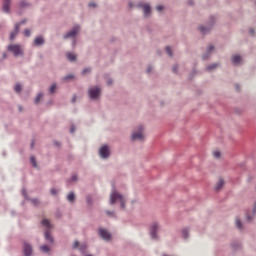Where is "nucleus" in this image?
I'll return each instance as SVG.
<instances>
[{"instance_id": "1", "label": "nucleus", "mask_w": 256, "mask_h": 256, "mask_svg": "<svg viewBox=\"0 0 256 256\" xmlns=\"http://www.w3.org/2000/svg\"><path fill=\"white\" fill-rule=\"evenodd\" d=\"M119 201L121 209H125V198L122 194H119L116 190H113L110 194V205H115Z\"/></svg>"}, {"instance_id": "2", "label": "nucleus", "mask_w": 256, "mask_h": 256, "mask_svg": "<svg viewBox=\"0 0 256 256\" xmlns=\"http://www.w3.org/2000/svg\"><path fill=\"white\" fill-rule=\"evenodd\" d=\"M213 27H215V16H210L206 24L199 26L198 29L202 33V35H207L208 33H211Z\"/></svg>"}, {"instance_id": "3", "label": "nucleus", "mask_w": 256, "mask_h": 256, "mask_svg": "<svg viewBox=\"0 0 256 256\" xmlns=\"http://www.w3.org/2000/svg\"><path fill=\"white\" fill-rule=\"evenodd\" d=\"M79 33V26H75L72 30L68 31L63 39H70L72 37V47H76L77 45V34Z\"/></svg>"}, {"instance_id": "4", "label": "nucleus", "mask_w": 256, "mask_h": 256, "mask_svg": "<svg viewBox=\"0 0 256 256\" xmlns=\"http://www.w3.org/2000/svg\"><path fill=\"white\" fill-rule=\"evenodd\" d=\"M88 97L90 101H97L101 97V88L99 86L90 87L88 89Z\"/></svg>"}, {"instance_id": "5", "label": "nucleus", "mask_w": 256, "mask_h": 256, "mask_svg": "<svg viewBox=\"0 0 256 256\" xmlns=\"http://www.w3.org/2000/svg\"><path fill=\"white\" fill-rule=\"evenodd\" d=\"M159 223L154 222L150 225L149 228V235L150 238L152 239V241H159V235L157 233H159Z\"/></svg>"}, {"instance_id": "6", "label": "nucleus", "mask_w": 256, "mask_h": 256, "mask_svg": "<svg viewBox=\"0 0 256 256\" xmlns=\"http://www.w3.org/2000/svg\"><path fill=\"white\" fill-rule=\"evenodd\" d=\"M7 50L10 53H13L14 57H23L24 55L23 51L21 50V45L19 44H10L7 47Z\"/></svg>"}, {"instance_id": "7", "label": "nucleus", "mask_w": 256, "mask_h": 256, "mask_svg": "<svg viewBox=\"0 0 256 256\" xmlns=\"http://www.w3.org/2000/svg\"><path fill=\"white\" fill-rule=\"evenodd\" d=\"M145 136H143V126H138V130L134 131L131 135V141H143Z\"/></svg>"}, {"instance_id": "8", "label": "nucleus", "mask_w": 256, "mask_h": 256, "mask_svg": "<svg viewBox=\"0 0 256 256\" xmlns=\"http://www.w3.org/2000/svg\"><path fill=\"white\" fill-rule=\"evenodd\" d=\"M99 155L101 159H109L111 157V150H109L108 145H103L99 149Z\"/></svg>"}, {"instance_id": "9", "label": "nucleus", "mask_w": 256, "mask_h": 256, "mask_svg": "<svg viewBox=\"0 0 256 256\" xmlns=\"http://www.w3.org/2000/svg\"><path fill=\"white\" fill-rule=\"evenodd\" d=\"M98 235L99 237H101V239H103V241H111L112 239V235L109 231H107V229L105 228H99L98 229Z\"/></svg>"}, {"instance_id": "10", "label": "nucleus", "mask_w": 256, "mask_h": 256, "mask_svg": "<svg viewBox=\"0 0 256 256\" xmlns=\"http://www.w3.org/2000/svg\"><path fill=\"white\" fill-rule=\"evenodd\" d=\"M231 63L234 67H241V65H243V58L239 54L232 55Z\"/></svg>"}, {"instance_id": "11", "label": "nucleus", "mask_w": 256, "mask_h": 256, "mask_svg": "<svg viewBox=\"0 0 256 256\" xmlns=\"http://www.w3.org/2000/svg\"><path fill=\"white\" fill-rule=\"evenodd\" d=\"M213 51H215V46H208L206 52L202 55V61H209V59H211V56L213 55Z\"/></svg>"}, {"instance_id": "12", "label": "nucleus", "mask_w": 256, "mask_h": 256, "mask_svg": "<svg viewBox=\"0 0 256 256\" xmlns=\"http://www.w3.org/2000/svg\"><path fill=\"white\" fill-rule=\"evenodd\" d=\"M137 7H138V9H143L144 17H149V15H151V5L144 4V3H138Z\"/></svg>"}, {"instance_id": "13", "label": "nucleus", "mask_w": 256, "mask_h": 256, "mask_svg": "<svg viewBox=\"0 0 256 256\" xmlns=\"http://www.w3.org/2000/svg\"><path fill=\"white\" fill-rule=\"evenodd\" d=\"M23 255L24 256L33 255V246H31L29 242H23Z\"/></svg>"}, {"instance_id": "14", "label": "nucleus", "mask_w": 256, "mask_h": 256, "mask_svg": "<svg viewBox=\"0 0 256 256\" xmlns=\"http://www.w3.org/2000/svg\"><path fill=\"white\" fill-rule=\"evenodd\" d=\"M22 195H23V197H24V199H25L26 201H31V203H32L35 207H37V205H39V199H37V198L31 199V198L29 197V195H27V190H26L25 188L22 189Z\"/></svg>"}, {"instance_id": "15", "label": "nucleus", "mask_w": 256, "mask_h": 256, "mask_svg": "<svg viewBox=\"0 0 256 256\" xmlns=\"http://www.w3.org/2000/svg\"><path fill=\"white\" fill-rule=\"evenodd\" d=\"M255 215H256V212L255 210H248L246 213H245V217H246V222L247 223H253V221H255Z\"/></svg>"}, {"instance_id": "16", "label": "nucleus", "mask_w": 256, "mask_h": 256, "mask_svg": "<svg viewBox=\"0 0 256 256\" xmlns=\"http://www.w3.org/2000/svg\"><path fill=\"white\" fill-rule=\"evenodd\" d=\"M2 11L7 14L11 13V0H4Z\"/></svg>"}, {"instance_id": "17", "label": "nucleus", "mask_w": 256, "mask_h": 256, "mask_svg": "<svg viewBox=\"0 0 256 256\" xmlns=\"http://www.w3.org/2000/svg\"><path fill=\"white\" fill-rule=\"evenodd\" d=\"M17 35H19V25H14V30L10 33V41H15Z\"/></svg>"}, {"instance_id": "18", "label": "nucleus", "mask_w": 256, "mask_h": 256, "mask_svg": "<svg viewBox=\"0 0 256 256\" xmlns=\"http://www.w3.org/2000/svg\"><path fill=\"white\" fill-rule=\"evenodd\" d=\"M41 45H45V38H43V36H38L34 39V46L41 47Z\"/></svg>"}, {"instance_id": "19", "label": "nucleus", "mask_w": 256, "mask_h": 256, "mask_svg": "<svg viewBox=\"0 0 256 256\" xmlns=\"http://www.w3.org/2000/svg\"><path fill=\"white\" fill-rule=\"evenodd\" d=\"M44 239L48 241L49 243H55V239L51 235V232L49 230L44 232Z\"/></svg>"}, {"instance_id": "20", "label": "nucleus", "mask_w": 256, "mask_h": 256, "mask_svg": "<svg viewBox=\"0 0 256 256\" xmlns=\"http://www.w3.org/2000/svg\"><path fill=\"white\" fill-rule=\"evenodd\" d=\"M230 247H231L232 251H241V249H243V246L237 241L232 242L230 244Z\"/></svg>"}, {"instance_id": "21", "label": "nucleus", "mask_w": 256, "mask_h": 256, "mask_svg": "<svg viewBox=\"0 0 256 256\" xmlns=\"http://www.w3.org/2000/svg\"><path fill=\"white\" fill-rule=\"evenodd\" d=\"M41 225L46 229H51V222L49 221V219H43L41 221Z\"/></svg>"}, {"instance_id": "22", "label": "nucleus", "mask_w": 256, "mask_h": 256, "mask_svg": "<svg viewBox=\"0 0 256 256\" xmlns=\"http://www.w3.org/2000/svg\"><path fill=\"white\" fill-rule=\"evenodd\" d=\"M66 57H67L68 61H71V62L77 61V56L71 52L67 53Z\"/></svg>"}, {"instance_id": "23", "label": "nucleus", "mask_w": 256, "mask_h": 256, "mask_svg": "<svg viewBox=\"0 0 256 256\" xmlns=\"http://www.w3.org/2000/svg\"><path fill=\"white\" fill-rule=\"evenodd\" d=\"M79 251L82 255H85L87 253V243L81 244L79 247Z\"/></svg>"}, {"instance_id": "24", "label": "nucleus", "mask_w": 256, "mask_h": 256, "mask_svg": "<svg viewBox=\"0 0 256 256\" xmlns=\"http://www.w3.org/2000/svg\"><path fill=\"white\" fill-rule=\"evenodd\" d=\"M182 237L185 240L189 239V228L182 229Z\"/></svg>"}, {"instance_id": "25", "label": "nucleus", "mask_w": 256, "mask_h": 256, "mask_svg": "<svg viewBox=\"0 0 256 256\" xmlns=\"http://www.w3.org/2000/svg\"><path fill=\"white\" fill-rule=\"evenodd\" d=\"M67 201H69V203H73V201H75V192H70L67 195Z\"/></svg>"}, {"instance_id": "26", "label": "nucleus", "mask_w": 256, "mask_h": 256, "mask_svg": "<svg viewBox=\"0 0 256 256\" xmlns=\"http://www.w3.org/2000/svg\"><path fill=\"white\" fill-rule=\"evenodd\" d=\"M224 183L225 182L223 181V179H220L215 186V191H220V189L223 187Z\"/></svg>"}, {"instance_id": "27", "label": "nucleus", "mask_w": 256, "mask_h": 256, "mask_svg": "<svg viewBox=\"0 0 256 256\" xmlns=\"http://www.w3.org/2000/svg\"><path fill=\"white\" fill-rule=\"evenodd\" d=\"M19 6H20V9H25V7H30L31 4H29V3H28L27 1H25V0H22V1H20Z\"/></svg>"}, {"instance_id": "28", "label": "nucleus", "mask_w": 256, "mask_h": 256, "mask_svg": "<svg viewBox=\"0 0 256 256\" xmlns=\"http://www.w3.org/2000/svg\"><path fill=\"white\" fill-rule=\"evenodd\" d=\"M218 65L219 63L210 64L206 67V71H213Z\"/></svg>"}, {"instance_id": "29", "label": "nucleus", "mask_w": 256, "mask_h": 256, "mask_svg": "<svg viewBox=\"0 0 256 256\" xmlns=\"http://www.w3.org/2000/svg\"><path fill=\"white\" fill-rule=\"evenodd\" d=\"M41 251H43V253H49V251H51V247H49L48 245H43L40 247Z\"/></svg>"}, {"instance_id": "30", "label": "nucleus", "mask_w": 256, "mask_h": 256, "mask_svg": "<svg viewBox=\"0 0 256 256\" xmlns=\"http://www.w3.org/2000/svg\"><path fill=\"white\" fill-rule=\"evenodd\" d=\"M41 97H43V93L40 92L34 100L35 105H38L39 101H41Z\"/></svg>"}, {"instance_id": "31", "label": "nucleus", "mask_w": 256, "mask_h": 256, "mask_svg": "<svg viewBox=\"0 0 256 256\" xmlns=\"http://www.w3.org/2000/svg\"><path fill=\"white\" fill-rule=\"evenodd\" d=\"M106 215H109V217H113L114 219H117V214H115V211H106Z\"/></svg>"}, {"instance_id": "32", "label": "nucleus", "mask_w": 256, "mask_h": 256, "mask_svg": "<svg viewBox=\"0 0 256 256\" xmlns=\"http://www.w3.org/2000/svg\"><path fill=\"white\" fill-rule=\"evenodd\" d=\"M236 227L237 229H243V222H241V219H236Z\"/></svg>"}, {"instance_id": "33", "label": "nucleus", "mask_w": 256, "mask_h": 256, "mask_svg": "<svg viewBox=\"0 0 256 256\" xmlns=\"http://www.w3.org/2000/svg\"><path fill=\"white\" fill-rule=\"evenodd\" d=\"M69 79H75V75L68 74V75L63 77V81H69Z\"/></svg>"}, {"instance_id": "34", "label": "nucleus", "mask_w": 256, "mask_h": 256, "mask_svg": "<svg viewBox=\"0 0 256 256\" xmlns=\"http://www.w3.org/2000/svg\"><path fill=\"white\" fill-rule=\"evenodd\" d=\"M55 89H57V84L54 83L49 88V93H51V95H53V93H55Z\"/></svg>"}, {"instance_id": "35", "label": "nucleus", "mask_w": 256, "mask_h": 256, "mask_svg": "<svg viewBox=\"0 0 256 256\" xmlns=\"http://www.w3.org/2000/svg\"><path fill=\"white\" fill-rule=\"evenodd\" d=\"M30 163L33 165V167H37V160L35 159V156L30 157Z\"/></svg>"}, {"instance_id": "36", "label": "nucleus", "mask_w": 256, "mask_h": 256, "mask_svg": "<svg viewBox=\"0 0 256 256\" xmlns=\"http://www.w3.org/2000/svg\"><path fill=\"white\" fill-rule=\"evenodd\" d=\"M166 53L169 57H173V51L171 50V46L166 47Z\"/></svg>"}, {"instance_id": "37", "label": "nucleus", "mask_w": 256, "mask_h": 256, "mask_svg": "<svg viewBox=\"0 0 256 256\" xmlns=\"http://www.w3.org/2000/svg\"><path fill=\"white\" fill-rule=\"evenodd\" d=\"M78 177L76 174L72 175L70 179H68V183H75L77 181Z\"/></svg>"}, {"instance_id": "38", "label": "nucleus", "mask_w": 256, "mask_h": 256, "mask_svg": "<svg viewBox=\"0 0 256 256\" xmlns=\"http://www.w3.org/2000/svg\"><path fill=\"white\" fill-rule=\"evenodd\" d=\"M25 23H27V19H22L21 21L17 22L15 25H18V30H19V27H21V25H25Z\"/></svg>"}, {"instance_id": "39", "label": "nucleus", "mask_w": 256, "mask_h": 256, "mask_svg": "<svg viewBox=\"0 0 256 256\" xmlns=\"http://www.w3.org/2000/svg\"><path fill=\"white\" fill-rule=\"evenodd\" d=\"M24 37H31V30L29 28L24 30Z\"/></svg>"}, {"instance_id": "40", "label": "nucleus", "mask_w": 256, "mask_h": 256, "mask_svg": "<svg viewBox=\"0 0 256 256\" xmlns=\"http://www.w3.org/2000/svg\"><path fill=\"white\" fill-rule=\"evenodd\" d=\"M87 73H91V68H84L82 70V75H87Z\"/></svg>"}, {"instance_id": "41", "label": "nucleus", "mask_w": 256, "mask_h": 256, "mask_svg": "<svg viewBox=\"0 0 256 256\" xmlns=\"http://www.w3.org/2000/svg\"><path fill=\"white\" fill-rule=\"evenodd\" d=\"M172 71H173V73H178V71H179V65H174L173 67H172Z\"/></svg>"}, {"instance_id": "42", "label": "nucleus", "mask_w": 256, "mask_h": 256, "mask_svg": "<svg viewBox=\"0 0 256 256\" xmlns=\"http://www.w3.org/2000/svg\"><path fill=\"white\" fill-rule=\"evenodd\" d=\"M14 89L17 93H21V84H16Z\"/></svg>"}, {"instance_id": "43", "label": "nucleus", "mask_w": 256, "mask_h": 256, "mask_svg": "<svg viewBox=\"0 0 256 256\" xmlns=\"http://www.w3.org/2000/svg\"><path fill=\"white\" fill-rule=\"evenodd\" d=\"M50 193H51L53 196H55V195H57V193H59V191H58L56 188H51V189H50Z\"/></svg>"}, {"instance_id": "44", "label": "nucleus", "mask_w": 256, "mask_h": 256, "mask_svg": "<svg viewBox=\"0 0 256 256\" xmlns=\"http://www.w3.org/2000/svg\"><path fill=\"white\" fill-rule=\"evenodd\" d=\"M213 156H214L216 159H219V157H221V152L215 151V152H213Z\"/></svg>"}, {"instance_id": "45", "label": "nucleus", "mask_w": 256, "mask_h": 256, "mask_svg": "<svg viewBox=\"0 0 256 256\" xmlns=\"http://www.w3.org/2000/svg\"><path fill=\"white\" fill-rule=\"evenodd\" d=\"M53 145H54V147L60 148V147H61V142H59V141H57V140H54V141H53Z\"/></svg>"}, {"instance_id": "46", "label": "nucleus", "mask_w": 256, "mask_h": 256, "mask_svg": "<svg viewBox=\"0 0 256 256\" xmlns=\"http://www.w3.org/2000/svg\"><path fill=\"white\" fill-rule=\"evenodd\" d=\"M79 248V240H76L74 243H73V249H78Z\"/></svg>"}, {"instance_id": "47", "label": "nucleus", "mask_w": 256, "mask_h": 256, "mask_svg": "<svg viewBox=\"0 0 256 256\" xmlns=\"http://www.w3.org/2000/svg\"><path fill=\"white\" fill-rule=\"evenodd\" d=\"M163 9H165L163 5L156 6V11H163Z\"/></svg>"}, {"instance_id": "48", "label": "nucleus", "mask_w": 256, "mask_h": 256, "mask_svg": "<svg viewBox=\"0 0 256 256\" xmlns=\"http://www.w3.org/2000/svg\"><path fill=\"white\" fill-rule=\"evenodd\" d=\"M34 147H35V139H32L30 144V149H34Z\"/></svg>"}, {"instance_id": "49", "label": "nucleus", "mask_w": 256, "mask_h": 256, "mask_svg": "<svg viewBox=\"0 0 256 256\" xmlns=\"http://www.w3.org/2000/svg\"><path fill=\"white\" fill-rule=\"evenodd\" d=\"M87 204L88 205H93V199L92 198H87Z\"/></svg>"}, {"instance_id": "50", "label": "nucleus", "mask_w": 256, "mask_h": 256, "mask_svg": "<svg viewBox=\"0 0 256 256\" xmlns=\"http://www.w3.org/2000/svg\"><path fill=\"white\" fill-rule=\"evenodd\" d=\"M88 7H97V3H95V2H90V3L88 4Z\"/></svg>"}, {"instance_id": "51", "label": "nucleus", "mask_w": 256, "mask_h": 256, "mask_svg": "<svg viewBox=\"0 0 256 256\" xmlns=\"http://www.w3.org/2000/svg\"><path fill=\"white\" fill-rule=\"evenodd\" d=\"M106 83L107 85H113V79L109 78Z\"/></svg>"}, {"instance_id": "52", "label": "nucleus", "mask_w": 256, "mask_h": 256, "mask_svg": "<svg viewBox=\"0 0 256 256\" xmlns=\"http://www.w3.org/2000/svg\"><path fill=\"white\" fill-rule=\"evenodd\" d=\"M70 133H75V125H71V127H70Z\"/></svg>"}, {"instance_id": "53", "label": "nucleus", "mask_w": 256, "mask_h": 256, "mask_svg": "<svg viewBox=\"0 0 256 256\" xmlns=\"http://www.w3.org/2000/svg\"><path fill=\"white\" fill-rule=\"evenodd\" d=\"M249 33H250V35H255V29L250 28V29H249Z\"/></svg>"}, {"instance_id": "54", "label": "nucleus", "mask_w": 256, "mask_h": 256, "mask_svg": "<svg viewBox=\"0 0 256 256\" xmlns=\"http://www.w3.org/2000/svg\"><path fill=\"white\" fill-rule=\"evenodd\" d=\"M151 71H152L151 66H148V68H147V70H146V73H151Z\"/></svg>"}, {"instance_id": "55", "label": "nucleus", "mask_w": 256, "mask_h": 256, "mask_svg": "<svg viewBox=\"0 0 256 256\" xmlns=\"http://www.w3.org/2000/svg\"><path fill=\"white\" fill-rule=\"evenodd\" d=\"M76 100H77V96H73L72 103H75Z\"/></svg>"}, {"instance_id": "56", "label": "nucleus", "mask_w": 256, "mask_h": 256, "mask_svg": "<svg viewBox=\"0 0 256 256\" xmlns=\"http://www.w3.org/2000/svg\"><path fill=\"white\" fill-rule=\"evenodd\" d=\"M253 211H254V213H256V201H255V203H254V206H253V209H252Z\"/></svg>"}, {"instance_id": "57", "label": "nucleus", "mask_w": 256, "mask_h": 256, "mask_svg": "<svg viewBox=\"0 0 256 256\" xmlns=\"http://www.w3.org/2000/svg\"><path fill=\"white\" fill-rule=\"evenodd\" d=\"M3 59H7V53L2 54Z\"/></svg>"}, {"instance_id": "58", "label": "nucleus", "mask_w": 256, "mask_h": 256, "mask_svg": "<svg viewBox=\"0 0 256 256\" xmlns=\"http://www.w3.org/2000/svg\"><path fill=\"white\" fill-rule=\"evenodd\" d=\"M128 6H129L130 8H132V7H133V2H129V3H128Z\"/></svg>"}, {"instance_id": "59", "label": "nucleus", "mask_w": 256, "mask_h": 256, "mask_svg": "<svg viewBox=\"0 0 256 256\" xmlns=\"http://www.w3.org/2000/svg\"><path fill=\"white\" fill-rule=\"evenodd\" d=\"M188 5H193V0H189Z\"/></svg>"}, {"instance_id": "60", "label": "nucleus", "mask_w": 256, "mask_h": 256, "mask_svg": "<svg viewBox=\"0 0 256 256\" xmlns=\"http://www.w3.org/2000/svg\"><path fill=\"white\" fill-rule=\"evenodd\" d=\"M7 155V153L6 152H3V156L5 157Z\"/></svg>"}, {"instance_id": "61", "label": "nucleus", "mask_w": 256, "mask_h": 256, "mask_svg": "<svg viewBox=\"0 0 256 256\" xmlns=\"http://www.w3.org/2000/svg\"><path fill=\"white\" fill-rule=\"evenodd\" d=\"M11 213H12V215H15V211L12 210Z\"/></svg>"}, {"instance_id": "62", "label": "nucleus", "mask_w": 256, "mask_h": 256, "mask_svg": "<svg viewBox=\"0 0 256 256\" xmlns=\"http://www.w3.org/2000/svg\"><path fill=\"white\" fill-rule=\"evenodd\" d=\"M85 256H93V255H91V254H87V255H85Z\"/></svg>"}, {"instance_id": "63", "label": "nucleus", "mask_w": 256, "mask_h": 256, "mask_svg": "<svg viewBox=\"0 0 256 256\" xmlns=\"http://www.w3.org/2000/svg\"><path fill=\"white\" fill-rule=\"evenodd\" d=\"M22 205H25V201L22 202Z\"/></svg>"}]
</instances>
